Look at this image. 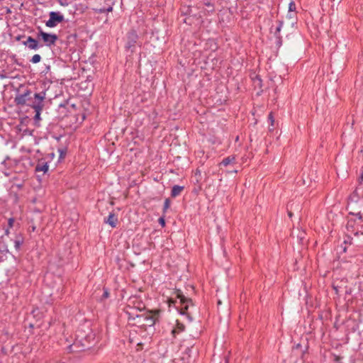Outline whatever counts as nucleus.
<instances>
[{
    "instance_id": "f257e3e1",
    "label": "nucleus",
    "mask_w": 363,
    "mask_h": 363,
    "mask_svg": "<svg viewBox=\"0 0 363 363\" xmlns=\"http://www.w3.org/2000/svg\"><path fill=\"white\" fill-rule=\"evenodd\" d=\"M353 215L355 218H350L346 225L347 239L345 243L359 245V242H363V211Z\"/></svg>"
},
{
    "instance_id": "f03ea898",
    "label": "nucleus",
    "mask_w": 363,
    "mask_h": 363,
    "mask_svg": "<svg viewBox=\"0 0 363 363\" xmlns=\"http://www.w3.org/2000/svg\"><path fill=\"white\" fill-rule=\"evenodd\" d=\"M159 315V311H148L140 315V317L137 318L136 321L132 323L133 325H136L141 328L146 329L147 327L153 326Z\"/></svg>"
},
{
    "instance_id": "7ed1b4c3",
    "label": "nucleus",
    "mask_w": 363,
    "mask_h": 363,
    "mask_svg": "<svg viewBox=\"0 0 363 363\" xmlns=\"http://www.w3.org/2000/svg\"><path fill=\"white\" fill-rule=\"evenodd\" d=\"M45 97L46 93L45 91L35 93L33 96V99L31 97V100L28 102V106H30L34 110H43L45 106L44 100Z\"/></svg>"
},
{
    "instance_id": "20e7f679",
    "label": "nucleus",
    "mask_w": 363,
    "mask_h": 363,
    "mask_svg": "<svg viewBox=\"0 0 363 363\" xmlns=\"http://www.w3.org/2000/svg\"><path fill=\"white\" fill-rule=\"evenodd\" d=\"M38 33L36 35V38L38 40H42L46 46L51 47L55 45L58 37L54 33H48L44 32L40 27H38Z\"/></svg>"
},
{
    "instance_id": "39448f33",
    "label": "nucleus",
    "mask_w": 363,
    "mask_h": 363,
    "mask_svg": "<svg viewBox=\"0 0 363 363\" xmlns=\"http://www.w3.org/2000/svg\"><path fill=\"white\" fill-rule=\"evenodd\" d=\"M174 295L175 298L179 299V303L182 306L180 313L182 314H186V311L188 310L189 306L190 304L193 305L192 300L191 298L185 297L180 289H176L174 291Z\"/></svg>"
},
{
    "instance_id": "423d86ee",
    "label": "nucleus",
    "mask_w": 363,
    "mask_h": 363,
    "mask_svg": "<svg viewBox=\"0 0 363 363\" xmlns=\"http://www.w3.org/2000/svg\"><path fill=\"white\" fill-rule=\"evenodd\" d=\"M49 16V20L45 22L46 26L49 28H54L64 21V16L60 12L51 11Z\"/></svg>"
},
{
    "instance_id": "0eeeda50",
    "label": "nucleus",
    "mask_w": 363,
    "mask_h": 363,
    "mask_svg": "<svg viewBox=\"0 0 363 363\" xmlns=\"http://www.w3.org/2000/svg\"><path fill=\"white\" fill-rule=\"evenodd\" d=\"M31 91L30 89H26L23 94H18L14 98V102L17 106H25L27 105L28 102L31 100Z\"/></svg>"
},
{
    "instance_id": "6e6552de",
    "label": "nucleus",
    "mask_w": 363,
    "mask_h": 363,
    "mask_svg": "<svg viewBox=\"0 0 363 363\" xmlns=\"http://www.w3.org/2000/svg\"><path fill=\"white\" fill-rule=\"evenodd\" d=\"M138 38V34L135 30H132L129 31L127 34V43L125 45V48L131 50V52H133V49L135 48Z\"/></svg>"
},
{
    "instance_id": "1a4fd4ad",
    "label": "nucleus",
    "mask_w": 363,
    "mask_h": 363,
    "mask_svg": "<svg viewBox=\"0 0 363 363\" xmlns=\"http://www.w3.org/2000/svg\"><path fill=\"white\" fill-rule=\"evenodd\" d=\"M128 315V323L132 325V323L137 320L141 313H138V310L133 308L131 305H128L124 309Z\"/></svg>"
},
{
    "instance_id": "9d476101",
    "label": "nucleus",
    "mask_w": 363,
    "mask_h": 363,
    "mask_svg": "<svg viewBox=\"0 0 363 363\" xmlns=\"http://www.w3.org/2000/svg\"><path fill=\"white\" fill-rule=\"evenodd\" d=\"M23 45L34 50H37L43 47V45L40 43V40L33 38L31 36H28L26 40L23 42Z\"/></svg>"
},
{
    "instance_id": "9b49d317",
    "label": "nucleus",
    "mask_w": 363,
    "mask_h": 363,
    "mask_svg": "<svg viewBox=\"0 0 363 363\" xmlns=\"http://www.w3.org/2000/svg\"><path fill=\"white\" fill-rule=\"evenodd\" d=\"M131 305L133 308L138 310L139 312H141L143 309H145V304L140 300H138L136 297L130 298L128 300V304Z\"/></svg>"
},
{
    "instance_id": "f8f14e48",
    "label": "nucleus",
    "mask_w": 363,
    "mask_h": 363,
    "mask_svg": "<svg viewBox=\"0 0 363 363\" xmlns=\"http://www.w3.org/2000/svg\"><path fill=\"white\" fill-rule=\"evenodd\" d=\"M24 242V238L22 234L18 233L15 235L14 247L16 250H20L21 245Z\"/></svg>"
},
{
    "instance_id": "ddd939ff",
    "label": "nucleus",
    "mask_w": 363,
    "mask_h": 363,
    "mask_svg": "<svg viewBox=\"0 0 363 363\" xmlns=\"http://www.w3.org/2000/svg\"><path fill=\"white\" fill-rule=\"evenodd\" d=\"M118 218L113 213H110L108 218L105 220V223H108L112 228H116Z\"/></svg>"
},
{
    "instance_id": "4468645a",
    "label": "nucleus",
    "mask_w": 363,
    "mask_h": 363,
    "mask_svg": "<svg viewBox=\"0 0 363 363\" xmlns=\"http://www.w3.org/2000/svg\"><path fill=\"white\" fill-rule=\"evenodd\" d=\"M184 190V186H179V185H174L171 191V196L172 197H177L179 196L182 191Z\"/></svg>"
},
{
    "instance_id": "2eb2a0df",
    "label": "nucleus",
    "mask_w": 363,
    "mask_h": 363,
    "mask_svg": "<svg viewBox=\"0 0 363 363\" xmlns=\"http://www.w3.org/2000/svg\"><path fill=\"white\" fill-rule=\"evenodd\" d=\"M48 170V164L47 162H39L35 167L36 172H43L44 173H45Z\"/></svg>"
},
{
    "instance_id": "dca6fc26",
    "label": "nucleus",
    "mask_w": 363,
    "mask_h": 363,
    "mask_svg": "<svg viewBox=\"0 0 363 363\" xmlns=\"http://www.w3.org/2000/svg\"><path fill=\"white\" fill-rule=\"evenodd\" d=\"M177 328H174L172 330V333L174 337L177 333H179L184 330V325L182 323H180L177 321Z\"/></svg>"
},
{
    "instance_id": "f3484780",
    "label": "nucleus",
    "mask_w": 363,
    "mask_h": 363,
    "mask_svg": "<svg viewBox=\"0 0 363 363\" xmlns=\"http://www.w3.org/2000/svg\"><path fill=\"white\" fill-rule=\"evenodd\" d=\"M235 157H228L223 160L220 164L223 165L224 167L228 166L230 163L233 162L235 161Z\"/></svg>"
},
{
    "instance_id": "a211bd4d",
    "label": "nucleus",
    "mask_w": 363,
    "mask_h": 363,
    "mask_svg": "<svg viewBox=\"0 0 363 363\" xmlns=\"http://www.w3.org/2000/svg\"><path fill=\"white\" fill-rule=\"evenodd\" d=\"M41 60V57L40 55L38 54H35L34 55L32 58L30 59V62L33 64H36V63H38L40 62Z\"/></svg>"
},
{
    "instance_id": "6ab92c4d",
    "label": "nucleus",
    "mask_w": 363,
    "mask_h": 363,
    "mask_svg": "<svg viewBox=\"0 0 363 363\" xmlns=\"http://www.w3.org/2000/svg\"><path fill=\"white\" fill-rule=\"evenodd\" d=\"M112 10H113V7L111 6H109L108 8H101V9H97L96 11L99 13H103L105 12H111V11H112Z\"/></svg>"
},
{
    "instance_id": "aec40b11",
    "label": "nucleus",
    "mask_w": 363,
    "mask_h": 363,
    "mask_svg": "<svg viewBox=\"0 0 363 363\" xmlns=\"http://www.w3.org/2000/svg\"><path fill=\"white\" fill-rule=\"evenodd\" d=\"M268 119L271 122V125H270V127H269V130H272L273 129L272 127L274 126V116H273V114H272V112L269 114Z\"/></svg>"
},
{
    "instance_id": "412c9836",
    "label": "nucleus",
    "mask_w": 363,
    "mask_h": 363,
    "mask_svg": "<svg viewBox=\"0 0 363 363\" xmlns=\"http://www.w3.org/2000/svg\"><path fill=\"white\" fill-rule=\"evenodd\" d=\"M35 112V115L34 116L35 121H40V113L43 110H34Z\"/></svg>"
},
{
    "instance_id": "4be33fe9",
    "label": "nucleus",
    "mask_w": 363,
    "mask_h": 363,
    "mask_svg": "<svg viewBox=\"0 0 363 363\" xmlns=\"http://www.w3.org/2000/svg\"><path fill=\"white\" fill-rule=\"evenodd\" d=\"M169 206H170V200L169 199H166L164 201V203L163 211H166L169 208Z\"/></svg>"
},
{
    "instance_id": "5701e85b",
    "label": "nucleus",
    "mask_w": 363,
    "mask_h": 363,
    "mask_svg": "<svg viewBox=\"0 0 363 363\" xmlns=\"http://www.w3.org/2000/svg\"><path fill=\"white\" fill-rule=\"evenodd\" d=\"M15 223V219L13 218H10L8 220V228H13Z\"/></svg>"
},
{
    "instance_id": "b1692460",
    "label": "nucleus",
    "mask_w": 363,
    "mask_h": 363,
    "mask_svg": "<svg viewBox=\"0 0 363 363\" xmlns=\"http://www.w3.org/2000/svg\"><path fill=\"white\" fill-rule=\"evenodd\" d=\"M282 26H283V22H282V21H279V22H278V26H277V28H276V34H277V33H279V32H280V30H281V29Z\"/></svg>"
},
{
    "instance_id": "393cba45",
    "label": "nucleus",
    "mask_w": 363,
    "mask_h": 363,
    "mask_svg": "<svg viewBox=\"0 0 363 363\" xmlns=\"http://www.w3.org/2000/svg\"><path fill=\"white\" fill-rule=\"evenodd\" d=\"M292 206H293V203H289L288 206H287V208H288V215L291 218L292 216V212H291V208H292Z\"/></svg>"
},
{
    "instance_id": "a878e982",
    "label": "nucleus",
    "mask_w": 363,
    "mask_h": 363,
    "mask_svg": "<svg viewBox=\"0 0 363 363\" xmlns=\"http://www.w3.org/2000/svg\"><path fill=\"white\" fill-rule=\"evenodd\" d=\"M4 234H5V235H6V236H9V234H10V228L6 227V228L4 229Z\"/></svg>"
},
{
    "instance_id": "bb28decb",
    "label": "nucleus",
    "mask_w": 363,
    "mask_h": 363,
    "mask_svg": "<svg viewBox=\"0 0 363 363\" xmlns=\"http://www.w3.org/2000/svg\"><path fill=\"white\" fill-rule=\"evenodd\" d=\"M176 303H177V301H174L172 298L169 299V306H172V305L175 306Z\"/></svg>"
},
{
    "instance_id": "cd10ccee",
    "label": "nucleus",
    "mask_w": 363,
    "mask_h": 363,
    "mask_svg": "<svg viewBox=\"0 0 363 363\" xmlns=\"http://www.w3.org/2000/svg\"><path fill=\"white\" fill-rule=\"evenodd\" d=\"M294 9H295V4L293 3V2L290 3V4H289V9H290V11H292Z\"/></svg>"
},
{
    "instance_id": "c85d7f7f",
    "label": "nucleus",
    "mask_w": 363,
    "mask_h": 363,
    "mask_svg": "<svg viewBox=\"0 0 363 363\" xmlns=\"http://www.w3.org/2000/svg\"><path fill=\"white\" fill-rule=\"evenodd\" d=\"M159 222H160V223H161L162 225H164V218H159Z\"/></svg>"
},
{
    "instance_id": "c756f323",
    "label": "nucleus",
    "mask_w": 363,
    "mask_h": 363,
    "mask_svg": "<svg viewBox=\"0 0 363 363\" xmlns=\"http://www.w3.org/2000/svg\"><path fill=\"white\" fill-rule=\"evenodd\" d=\"M108 291H104V297H108Z\"/></svg>"
},
{
    "instance_id": "7c9ffc66",
    "label": "nucleus",
    "mask_w": 363,
    "mask_h": 363,
    "mask_svg": "<svg viewBox=\"0 0 363 363\" xmlns=\"http://www.w3.org/2000/svg\"><path fill=\"white\" fill-rule=\"evenodd\" d=\"M334 289L337 292V288L336 286H333Z\"/></svg>"
}]
</instances>
